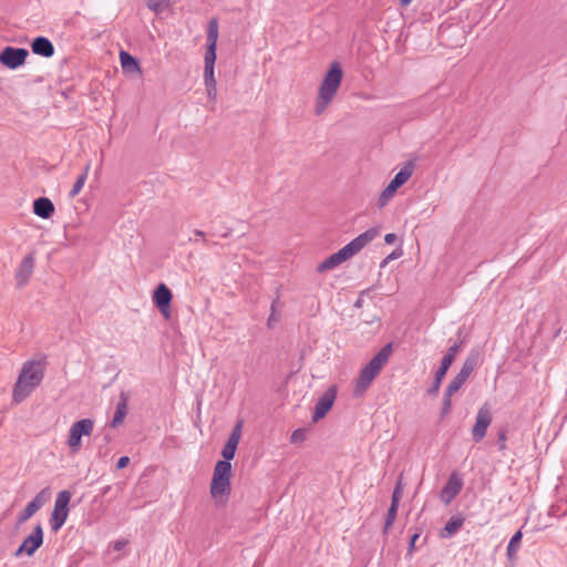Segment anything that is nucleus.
Instances as JSON below:
<instances>
[{"label": "nucleus", "mask_w": 567, "mask_h": 567, "mask_svg": "<svg viewBox=\"0 0 567 567\" xmlns=\"http://www.w3.org/2000/svg\"><path fill=\"white\" fill-rule=\"evenodd\" d=\"M43 377L44 363L42 361L30 360L24 362L13 386V402L21 403L24 401L40 385Z\"/></svg>", "instance_id": "1"}, {"label": "nucleus", "mask_w": 567, "mask_h": 567, "mask_svg": "<svg viewBox=\"0 0 567 567\" xmlns=\"http://www.w3.org/2000/svg\"><path fill=\"white\" fill-rule=\"evenodd\" d=\"M218 40V21L217 19H212L208 23L207 28V49L204 58L205 66H204V82L207 90V95L210 101H216L217 99V89H216V80L214 76V68L216 61V48Z\"/></svg>", "instance_id": "2"}, {"label": "nucleus", "mask_w": 567, "mask_h": 567, "mask_svg": "<svg viewBox=\"0 0 567 567\" xmlns=\"http://www.w3.org/2000/svg\"><path fill=\"white\" fill-rule=\"evenodd\" d=\"M343 76V71L339 62H333L319 86L318 97L315 106L316 115L322 114L331 101L334 99L338 89L340 87Z\"/></svg>", "instance_id": "3"}, {"label": "nucleus", "mask_w": 567, "mask_h": 567, "mask_svg": "<svg viewBox=\"0 0 567 567\" xmlns=\"http://www.w3.org/2000/svg\"><path fill=\"white\" fill-rule=\"evenodd\" d=\"M392 343H388L380 349V351L362 368L359 378L357 379L353 393L355 396H361L369 389L373 380L380 373L384 364L388 362L392 354Z\"/></svg>", "instance_id": "4"}, {"label": "nucleus", "mask_w": 567, "mask_h": 567, "mask_svg": "<svg viewBox=\"0 0 567 567\" xmlns=\"http://www.w3.org/2000/svg\"><path fill=\"white\" fill-rule=\"evenodd\" d=\"M231 464L227 461H218L215 464L213 478L210 483V494L214 498L228 496L230 486Z\"/></svg>", "instance_id": "5"}, {"label": "nucleus", "mask_w": 567, "mask_h": 567, "mask_svg": "<svg viewBox=\"0 0 567 567\" xmlns=\"http://www.w3.org/2000/svg\"><path fill=\"white\" fill-rule=\"evenodd\" d=\"M463 344H464V341L458 340L457 342H454V344L447 349V352L442 358L441 364L434 374L433 384L427 389V393L430 395L435 396L439 393L442 380L446 375V372L449 371L450 367L454 362L457 353L463 348Z\"/></svg>", "instance_id": "6"}, {"label": "nucleus", "mask_w": 567, "mask_h": 567, "mask_svg": "<svg viewBox=\"0 0 567 567\" xmlns=\"http://www.w3.org/2000/svg\"><path fill=\"white\" fill-rule=\"evenodd\" d=\"M414 164L412 162H408L401 169L395 174L389 185L382 190L378 198V207H384L390 199L394 196L398 188L404 185L408 179L413 174Z\"/></svg>", "instance_id": "7"}, {"label": "nucleus", "mask_w": 567, "mask_h": 567, "mask_svg": "<svg viewBox=\"0 0 567 567\" xmlns=\"http://www.w3.org/2000/svg\"><path fill=\"white\" fill-rule=\"evenodd\" d=\"M69 491H61L55 499L54 508L50 517V526L53 532H58L65 523L69 515V503L71 499Z\"/></svg>", "instance_id": "8"}, {"label": "nucleus", "mask_w": 567, "mask_h": 567, "mask_svg": "<svg viewBox=\"0 0 567 567\" xmlns=\"http://www.w3.org/2000/svg\"><path fill=\"white\" fill-rule=\"evenodd\" d=\"M94 429V422L91 419H82L76 421L70 427L68 445L72 453H78L82 446L81 439L83 435H91Z\"/></svg>", "instance_id": "9"}, {"label": "nucleus", "mask_w": 567, "mask_h": 567, "mask_svg": "<svg viewBox=\"0 0 567 567\" xmlns=\"http://www.w3.org/2000/svg\"><path fill=\"white\" fill-rule=\"evenodd\" d=\"M29 51L24 48L6 47L0 52V63L10 70H16L25 63Z\"/></svg>", "instance_id": "10"}, {"label": "nucleus", "mask_w": 567, "mask_h": 567, "mask_svg": "<svg viewBox=\"0 0 567 567\" xmlns=\"http://www.w3.org/2000/svg\"><path fill=\"white\" fill-rule=\"evenodd\" d=\"M43 544V529L40 524H38L32 533L24 538L22 544L18 547V549L14 553L16 557H19L21 555H27L29 557L33 556L34 553L41 547Z\"/></svg>", "instance_id": "11"}, {"label": "nucleus", "mask_w": 567, "mask_h": 567, "mask_svg": "<svg viewBox=\"0 0 567 567\" xmlns=\"http://www.w3.org/2000/svg\"><path fill=\"white\" fill-rule=\"evenodd\" d=\"M51 497V491L49 487L40 491L35 497L25 506V508L18 515V524H23L30 519L40 508L49 502Z\"/></svg>", "instance_id": "12"}, {"label": "nucleus", "mask_w": 567, "mask_h": 567, "mask_svg": "<svg viewBox=\"0 0 567 567\" xmlns=\"http://www.w3.org/2000/svg\"><path fill=\"white\" fill-rule=\"evenodd\" d=\"M491 423L492 413L487 405L485 404L478 410L476 414L475 424L472 429V436L476 443L481 442L484 439V436L486 435L487 427L491 425Z\"/></svg>", "instance_id": "13"}, {"label": "nucleus", "mask_w": 567, "mask_h": 567, "mask_svg": "<svg viewBox=\"0 0 567 567\" xmlns=\"http://www.w3.org/2000/svg\"><path fill=\"white\" fill-rule=\"evenodd\" d=\"M172 298L173 295L165 284H159L153 292V302L166 319L171 317Z\"/></svg>", "instance_id": "14"}, {"label": "nucleus", "mask_w": 567, "mask_h": 567, "mask_svg": "<svg viewBox=\"0 0 567 567\" xmlns=\"http://www.w3.org/2000/svg\"><path fill=\"white\" fill-rule=\"evenodd\" d=\"M337 396V390L334 386H330L317 401L315 405V411L312 414V421L318 422L322 417L326 416V414L329 412V410L332 408L333 402Z\"/></svg>", "instance_id": "15"}, {"label": "nucleus", "mask_w": 567, "mask_h": 567, "mask_svg": "<svg viewBox=\"0 0 567 567\" xmlns=\"http://www.w3.org/2000/svg\"><path fill=\"white\" fill-rule=\"evenodd\" d=\"M463 487V481L462 478L456 474L452 473L446 482V484L443 486L440 493L441 501L449 505L456 495L461 492Z\"/></svg>", "instance_id": "16"}, {"label": "nucleus", "mask_w": 567, "mask_h": 567, "mask_svg": "<svg viewBox=\"0 0 567 567\" xmlns=\"http://www.w3.org/2000/svg\"><path fill=\"white\" fill-rule=\"evenodd\" d=\"M467 380L465 378H462L460 374H456L444 392V398L442 402V409H441V415H446L450 413L452 409V401L451 398L453 394H455L466 382Z\"/></svg>", "instance_id": "17"}, {"label": "nucleus", "mask_w": 567, "mask_h": 567, "mask_svg": "<svg viewBox=\"0 0 567 567\" xmlns=\"http://www.w3.org/2000/svg\"><path fill=\"white\" fill-rule=\"evenodd\" d=\"M483 362L482 352L480 349H472L470 353L467 354L460 372L462 378H465L466 380L470 378V375L473 373L475 369H477Z\"/></svg>", "instance_id": "18"}, {"label": "nucleus", "mask_w": 567, "mask_h": 567, "mask_svg": "<svg viewBox=\"0 0 567 567\" xmlns=\"http://www.w3.org/2000/svg\"><path fill=\"white\" fill-rule=\"evenodd\" d=\"M33 267L34 257L32 254H30L22 259L18 270L16 271V281L18 287L21 288L28 282L33 271Z\"/></svg>", "instance_id": "19"}, {"label": "nucleus", "mask_w": 567, "mask_h": 567, "mask_svg": "<svg viewBox=\"0 0 567 567\" xmlns=\"http://www.w3.org/2000/svg\"><path fill=\"white\" fill-rule=\"evenodd\" d=\"M380 235V229L378 227L370 228L364 233L360 234L353 240L349 243L350 247H352L353 251L358 254L362 248H364L369 243L375 239Z\"/></svg>", "instance_id": "20"}, {"label": "nucleus", "mask_w": 567, "mask_h": 567, "mask_svg": "<svg viewBox=\"0 0 567 567\" xmlns=\"http://www.w3.org/2000/svg\"><path fill=\"white\" fill-rule=\"evenodd\" d=\"M380 235V229L378 227L370 228L364 233L360 234L353 240L349 243L350 247H352L353 251L358 254L362 248H364L369 243L375 239Z\"/></svg>", "instance_id": "21"}, {"label": "nucleus", "mask_w": 567, "mask_h": 567, "mask_svg": "<svg viewBox=\"0 0 567 567\" xmlns=\"http://www.w3.org/2000/svg\"><path fill=\"white\" fill-rule=\"evenodd\" d=\"M32 52L37 55L51 58L54 54V45L45 37H37L31 43Z\"/></svg>", "instance_id": "22"}, {"label": "nucleus", "mask_w": 567, "mask_h": 567, "mask_svg": "<svg viewBox=\"0 0 567 567\" xmlns=\"http://www.w3.org/2000/svg\"><path fill=\"white\" fill-rule=\"evenodd\" d=\"M33 213L43 219H48L54 213V205L48 197H39L33 202Z\"/></svg>", "instance_id": "23"}, {"label": "nucleus", "mask_w": 567, "mask_h": 567, "mask_svg": "<svg viewBox=\"0 0 567 567\" xmlns=\"http://www.w3.org/2000/svg\"><path fill=\"white\" fill-rule=\"evenodd\" d=\"M127 402H128V394L125 392H121L120 401L116 404L115 414L110 424L111 427L115 429L123 423V421L127 414Z\"/></svg>", "instance_id": "24"}, {"label": "nucleus", "mask_w": 567, "mask_h": 567, "mask_svg": "<svg viewBox=\"0 0 567 567\" xmlns=\"http://www.w3.org/2000/svg\"><path fill=\"white\" fill-rule=\"evenodd\" d=\"M120 61H121L122 70L124 72L131 73V74L132 73H138V74L142 73L138 61L133 55H131L128 52L122 50L120 52Z\"/></svg>", "instance_id": "25"}, {"label": "nucleus", "mask_w": 567, "mask_h": 567, "mask_svg": "<svg viewBox=\"0 0 567 567\" xmlns=\"http://www.w3.org/2000/svg\"><path fill=\"white\" fill-rule=\"evenodd\" d=\"M90 168H91V162H87L86 165L84 166L83 172L78 176L75 183L73 184L72 189L69 193V196L71 198H73L76 195H79L80 192L82 190V188H83V186H84V184L86 182Z\"/></svg>", "instance_id": "26"}, {"label": "nucleus", "mask_w": 567, "mask_h": 567, "mask_svg": "<svg viewBox=\"0 0 567 567\" xmlns=\"http://www.w3.org/2000/svg\"><path fill=\"white\" fill-rule=\"evenodd\" d=\"M523 534L520 530H517L511 538L509 544L507 546V557L509 559H515L517 550L519 549Z\"/></svg>", "instance_id": "27"}, {"label": "nucleus", "mask_w": 567, "mask_h": 567, "mask_svg": "<svg viewBox=\"0 0 567 567\" xmlns=\"http://www.w3.org/2000/svg\"><path fill=\"white\" fill-rule=\"evenodd\" d=\"M463 523L464 518L461 516L451 517L444 527L445 536L454 535L462 527Z\"/></svg>", "instance_id": "28"}, {"label": "nucleus", "mask_w": 567, "mask_h": 567, "mask_svg": "<svg viewBox=\"0 0 567 567\" xmlns=\"http://www.w3.org/2000/svg\"><path fill=\"white\" fill-rule=\"evenodd\" d=\"M241 429H243V421H239L233 427V430L228 436V440L225 444L237 447L240 436H241Z\"/></svg>", "instance_id": "29"}, {"label": "nucleus", "mask_w": 567, "mask_h": 567, "mask_svg": "<svg viewBox=\"0 0 567 567\" xmlns=\"http://www.w3.org/2000/svg\"><path fill=\"white\" fill-rule=\"evenodd\" d=\"M339 265H341V264L339 262L338 259H336L334 254H332L331 256H329L328 258H326L322 262H320L318 265L317 271L318 272H324V271L334 269Z\"/></svg>", "instance_id": "30"}, {"label": "nucleus", "mask_w": 567, "mask_h": 567, "mask_svg": "<svg viewBox=\"0 0 567 567\" xmlns=\"http://www.w3.org/2000/svg\"><path fill=\"white\" fill-rule=\"evenodd\" d=\"M354 255H355V252L353 251L352 247H350L349 244H347L340 250L334 252L336 259H338L340 264L347 261L348 259H350Z\"/></svg>", "instance_id": "31"}, {"label": "nucleus", "mask_w": 567, "mask_h": 567, "mask_svg": "<svg viewBox=\"0 0 567 567\" xmlns=\"http://www.w3.org/2000/svg\"><path fill=\"white\" fill-rule=\"evenodd\" d=\"M398 508L399 507H394V506L389 507L386 517H385V522H384V527H383L384 534H386L389 532V529L391 528V526L393 525L395 517H396Z\"/></svg>", "instance_id": "32"}, {"label": "nucleus", "mask_w": 567, "mask_h": 567, "mask_svg": "<svg viewBox=\"0 0 567 567\" xmlns=\"http://www.w3.org/2000/svg\"><path fill=\"white\" fill-rule=\"evenodd\" d=\"M306 439H307V430L306 429H297L292 432V434L290 436V442L293 444L301 443Z\"/></svg>", "instance_id": "33"}, {"label": "nucleus", "mask_w": 567, "mask_h": 567, "mask_svg": "<svg viewBox=\"0 0 567 567\" xmlns=\"http://www.w3.org/2000/svg\"><path fill=\"white\" fill-rule=\"evenodd\" d=\"M401 497H402V486H401V482H398V484L395 485L394 491L392 493V499H391L390 506L399 507Z\"/></svg>", "instance_id": "34"}, {"label": "nucleus", "mask_w": 567, "mask_h": 567, "mask_svg": "<svg viewBox=\"0 0 567 567\" xmlns=\"http://www.w3.org/2000/svg\"><path fill=\"white\" fill-rule=\"evenodd\" d=\"M237 447L225 444L221 450L223 461L229 462L234 458Z\"/></svg>", "instance_id": "35"}, {"label": "nucleus", "mask_w": 567, "mask_h": 567, "mask_svg": "<svg viewBox=\"0 0 567 567\" xmlns=\"http://www.w3.org/2000/svg\"><path fill=\"white\" fill-rule=\"evenodd\" d=\"M506 431L501 430L497 434V445L498 450L502 452L506 450Z\"/></svg>", "instance_id": "36"}, {"label": "nucleus", "mask_w": 567, "mask_h": 567, "mask_svg": "<svg viewBox=\"0 0 567 567\" xmlns=\"http://www.w3.org/2000/svg\"><path fill=\"white\" fill-rule=\"evenodd\" d=\"M165 0H146L147 7L154 12H158Z\"/></svg>", "instance_id": "37"}, {"label": "nucleus", "mask_w": 567, "mask_h": 567, "mask_svg": "<svg viewBox=\"0 0 567 567\" xmlns=\"http://www.w3.org/2000/svg\"><path fill=\"white\" fill-rule=\"evenodd\" d=\"M403 255L402 248L394 249L382 262L381 266L386 265L390 260L398 259Z\"/></svg>", "instance_id": "38"}, {"label": "nucleus", "mask_w": 567, "mask_h": 567, "mask_svg": "<svg viewBox=\"0 0 567 567\" xmlns=\"http://www.w3.org/2000/svg\"><path fill=\"white\" fill-rule=\"evenodd\" d=\"M278 303V299L274 300L271 303V313L268 318L267 324L268 327H271L274 321H278V317L276 316V306Z\"/></svg>", "instance_id": "39"}, {"label": "nucleus", "mask_w": 567, "mask_h": 567, "mask_svg": "<svg viewBox=\"0 0 567 567\" xmlns=\"http://www.w3.org/2000/svg\"><path fill=\"white\" fill-rule=\"evenodd\" d=\"M420 537V534L419 533H414L411 538H410V543H409V547H408V554L411 555L414 549H415V543L416 540L419 539Z\"/></svg>", "instance_id": "40"}, {"label": "nucleus", "mask_w": 567, "mask_h": 567, "mask_svg": "<svg viewBox=\"0 0 567 567\" xmlns=\"http://www.w3.org/2000/svg\"><path fill=\"white\" fill-rule=\"evenodd\" d=\"M130 463V457L128 456H122L117 460V463H116V468L117 470H122L124 467H126Z\"/></svg>", "instance_id": "41"}, {"label": "nucleus", "mask_w": 567, "mask_h": 567, "mask_svg": "<svg viewBox=\"0 0 567 567\" xmlns=\"http://www.w3.org/2000/svg\"><path fill=\"white\" fill-rule=\"evenodd\" d=\"M395 240H396V235L393 234V233L386 234L385 237H384V241L388 245L393 244Z\"/></svg>", "instance_id": "42"}, {"label": "nucleus", "mask_w": 567, "mask_h": 567, "mask_svg": "<svg viewBox=\"0 0 567 567\" xmlns=\"http://www.w3.org/2000/svg\"><path fill=\"white\" fill-rule=\"evenodd\" d=\"M124 546V543L123 542H116L115 545H114V549L116 550H121Z\"/></svg>", "instance_id": "43"}, {"label": "nucleus", "mask_w": 567, "mask_h": 567, "mask_svg": "<svg viewBox=\"0 0 567 567\" xmlns=\"http://www.w3.org/2000/svg\"><path fill=\"white\" fill-rule=\"evenodd\" d=\"M194 235L196 236V238H199V237H200V238H204L205 233H204V231H202V230H195V231H194Z\"/></svg>", "instance_id": "44"}, {"label": "nucleus", "mask_w": 567, "mask_h": 567, "mask_svg": "<svg viewBox=\"0 0 567 567\" xmlns=\"http://www.w3.org/2000/svg\"><path fill=\"white\" fill-rule=\"evenodd\" d=\"M411 1H412V0H400V3H401L402 6H408V4H410V3H411Z\"/></svg>", "instance_id": "45"}]
</instances>
